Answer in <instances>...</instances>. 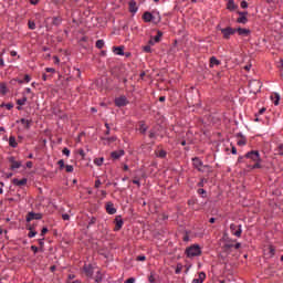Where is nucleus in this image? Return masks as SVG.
<instances>
[{"label": "nucleus", "mask_w": 283, "mask_h": 283, "mask_svg": "<svg viewBox=\"0 0 283 283\" xmlns=\"http://www.w3.org/2000/svg\"><path fill=\"white\" fill-rule=\"evenodd\" d=\"M8 163L11 164L10 169L11 171H14V169H21V161H17V157L10 156L7 158Z\"/></svg>", "instance_id": "5"}, {"label": "nucleus", "mask_w": 283, "mask_h": 283, "mask_svg": "<svg viewBox=\"0 0 283 283\" xmlns=\"http://www.w3.org/2000/svg\"><path fill=\"white\" fill-rule=\"evenodd\" d=\"M271 99L274 101V105H280V94L274 93L273 95H271Z\"/></svg>", "instance_id": "26"}, {"label": "nucleus", "mask_w": 283, "mask_h": 283, "mask_svg": "<svg viewBox=\"0 0 283 283\" xmlns=\"http://www.w3.org/2000/svg\"><path fill=\"white\" fill-rule=\"evenodd\" d=\"M44 240H45V238H43V237H42L41 239H39V240H38V242H39V244H40L41 249H43V247L45 245Z\"/></svg>", "instance_id": "54"}, {"label": "nucleus", "mask_w": 283, "mask_h": 283, "mask_svg": "<svg viewBox=\"0 0 283 283\" xmlns=\"http://www.w3.org/2000/svg\"><path fill=\"white\" fill-rule=\"evenodd\" d=\"M227 10H230V12H233V10H238V6L233 0H229L227 3Z\"/></svg>", "instance_id": "20"}, {"label": "nucleus", "mask_w": 283, "mask_h": 283, "mask_svg": "<svg viewBox=\"0 0 283 283\" xmlns=\"http://www.w3.org/2000/svg\"><path fill=\"white\" fill-rule=\"evenodd\" d=\"M20 123H21L22 125H24V129H30V125L32 124V120L25 119V118H21V119H20Z\"/></svg>", "instance_id": "24"}, {"label": "nucleus", "mask_w": 283, "mask_h": 283, "mask_svg": "<svg viewBox=\"0 0 283 283\" xmlns=\"http://www.w3.org/2000/svg\"><path fill=\"white\" fill-rule=\"evenodd\" d=\"M148 136H149V138H151V139L156 138V129H150Z\"/></svg>", "instance_id": "49"}, {"label": "nucleus", "mask_w": 283, "mask_h": 283, "mask_svg": "<svg viewBox=\"0 0 283 283\" xmlns=\"http://www.w3.org/2000/svg\"><path fill=\"white\" fill-rule=\"evenodd\" d=\"M62 154H64V156H70V150L67 148H64L62 150Z\"/></svg>", "instance_id": "63"}, {"label": "nucleus", "mask_w": 283, "mask_h": 283, "mask_svg": "<svg viewBox=\"0 0 283 283\" xmlns=\"http://www.w3.org/2000/svg\"><path fill=\"white\" fill-rule=\"evenodd\" d=\"M0 94H8V85L6 83H0Z\"/></svg>", "instance_id": "27"}, {"label": "nucleus", "mask_w": 283, "mask_h": 283, "mask_svg": "<svg viewBox=\"0 0 283 283\" xmlns=\"http://www.w3.org/2000/svg\"><path fill=\"white\" fill-rule=\"evenodd\" d=\"M269 255L270 258H273V255H275V248L273 245H269Z\"/></svg>", "instance_id": "39"}, {"label": "nucleus", "mask_w": 283, "mask_h": 283, "mask_svg": "<svg viewBox=\"0 0 283 283\" xmlns=\"http://www.w3.org/2000/svg\"><path fill=\"white\" fill-rule=\"evenodd\" d=\"M9 146L15 149V147H19V144L17 143V138L14 136L9 137Z\"/></svg>", "instance_id": "23"}, {"label": "nucleus", "mask_w": 283, "mask_h": 283, "mask_svg": "<svg viewBox=\"0 0 283 283\" xmlns=\"http://www.w3.org/2000/svg\"><path fill=\"white\" fill-rule=\"evenodd\" d=\"M230 231H231L232 235H235L237 238L242 237V226H238L235 223H232L230 226Z\"/></svg>", "instance_id": "6"}, {"label": "nucleus", "mask_w": 283, "mask_h": 283, "mask_svg": "<svg viewBox=\"0 0 283 283\" xmlns=\"http://www.w3.org/2000/svg\"><path fill=\"white\" fill-rule=\"evenodd\" d=\"M128 10L132 12V14H136L138 12V6L136 4L135 0H130L128 2Z\"/></svg>", "instance_id": "12"}, {"label": "nucleus", "mask_w": 283, "mask_h": 283, "mask_svg": "<svg viewBox=\"0 0 283 283\" xmlns=\"http://www.w3.org/2000/svg\"><path fill=\"white\" fill-rule=\"evenodd\" d=\"M114 223H115L114 231H120L123 229V224H125V221H123L122 216H116Z\"/></svg>", "instance_id": "9"}, {"label": "nucleus", "mask_w": 283, "mask_h": 283, "mask_svg": "<svg viewBox=\"0 0 283 283\" xmlns=\"http://www.w3.org/2000/svg\"><path fill=\"white\" fill-rule=\"evenodd\" d=\"M192 165L195 169H198V171H205L203 168H209V166H202V160H200L198 157L192 158Z\"/></svg>", "instance_id": "7"}, {"label": "nucleus", "mask_w": 283, "mask_h": 283, "mask_svg": "<svg viewBox=\"0 0 283 283\" xmlns=\"http://www.w3.org/2000/svg\"><path fill=\"white\" fill-rule=\"evenodd\" d=\"M104 160H105V158L101 157V158L94 159V163H95V165H97V167H101L103 165Z\"/></svg>", "instance_id": "38"}, {"label": "nucleus", "mask_w": 283, "mask_h": 283, "mask_svg": "<svg viewBox=\"0 0 283 283\" xmlns=\"http://www.w3.org/2000/svg\"><path fill=\"white\" fill-rule=\"evenodd\" d=\"M134 282H136V279L134 277H129L125 281V283H134Z\"/></svg>", "instance_id": "62"}, {"label": "nucleus", "mask_w": 283, "mask_h": 283, "mask_svg": "<svg viewBox=\"0 0 283 283\" xmlns=\"http://www.w3.org/2000/svg\"><path fill=\"white\" fill-rule=\"evenodd\" d=\"M0 107H6L7 109H12V108L14 107V104H12V103H8V104L2 103V104L0 105Z\"/></svg>", "instance_id": "40"}, {"label": "nucleus", "mask_w": 283, "mask_h": 283, "mask_svg": "<svg viewBox=\"0 0 283 283\" xmlns=\"http://www.w3.org/2000/svg\"><path fill=\"white\" fill-rule=\"evenodd\" d=\"M136 260H137V262H145V261L147 260V256H145V255H138V256L136 258Z\"/></svg>", "instance_id": "51"}, {"label": "nucleus", "mask_w": 283, "mask_h": 283, "mask_svg": "<svg viewBox=\"0 0 283 283\" xmlns=\"http://www.w3.org/2000/svg\"><path fill=\"white\" fill-rule=\"evenodd\" d=\"M32 220H43V214L31 211L27 214V222H32Z\"/></svg>", "instance_id": "8"}, {"label": "nucleus", "mask_w": 283, "mask_h": 283, "mask_svg": "<svg viewBox=\"0 0 283 283\" xmlns=\"http://www.w3.org/2000/svg\"><path fill=\"white\" fill-rule=\"evenodd\" d=\"M83 271L87 277H92L94 275V268L92 266V264H85Z\"/></svg>", "instance_id": "11"}, {"label": "nucleus", "mask_w": 283, "mask_h": 283, "mask_svg": "<svg viewBox=\"0 0 283 283\" xmlns=\"http://www.w3.org/2000/svg\"><path fill=\"white\" fill-rule=\"evenodd\" d=\"M65 169H66V172H67V174H72V171H74V166H72V165H66V166H65Z\"/></svg>", "instance_id": "46"}, {"label": "nucleus", "mask_w": 283, "mask_h": 283, "mask_svg": "<svg viewBox=\"0 0 283 283\" xmlns=\"http://www.w3.org/2000/svg\"><path fill=\"white\" fill-rule=\"evenodd\" d=\"M36 233V230H29L28 238H34Z\"/></svg>", "instance_id": "47"}, {"label": "nucleus", "mask_w": 283, "mask_h": 283, "mask_svg": "<svg viewBox=\"0 0 283 283\" xmlns=\"http://www.w3.org/2000/svg\"><path fill=\"white\" fill-rule=\"evenodd\" d=\"M95 222H96V217H92L88 221L86 229H90V227H92V224H94Z\"/></svg>", "instance_id": "45"}, {"label": "nucleus", "mask_w": 283, "mask_h": 283, "mask_svg": "<svg viewBox=\"0 0 283 283\" xmlns=\"http://www.w3.org/2000/svg\"><path fill=\"white\" fill-rule=\"evenodd\" d=\"M57 165H59V167H60L61 170L65 169V160L60 159V160L57 161Z\"/></svg>", "instance_id": "42"}, {"label": "nucleus", "mask_w": 283, "mask_h": 283, "mask_svg": "<svg viewBox=\"0 0 283 283\" xmlns=\"http://www.w3.org/2000/svg\"><path fill=\"white\" fill-rule=\"evenodd\" d=\"M231 249H233V244H231V243H226L222 247V250L224 251V253H229L231 251Z\"/></svg>", "instance_id": "30"}, {"label": "nucleus", "mask_w": 283, "mask_h": 283, "mask_svg": "<svg viewBox=\"0 0 283 283\" xmlns=\"http://www.w3.org/2000/svg\"><path fill=\"white\" fill-rule=\"evenodd\" d=\"M12 184L15 185V187H23V186L28 185V178H22L21 180L14 178L12 180Z\"/></svg>", "instance_id": "16"}, {"label": "nucleus", "mask_w": 283, "mask_h": 283, "mask_svg": "<svg viewBox=\"0 0 283 283\" xmlns=\"http://www.w3.org/2000/svg\"><path fill=\"white\" fill-rule=\"evenodd\" d=\"M63 23V18L62 17H53L52 25H55V28H59Z\"/></svg>", "instance_id": "22"}, {"label": "nucleus", "mask_w": 283, "mask_h": 283, "mask_svg": "<svg viewBox=\"0 0 283 283\" xmlns=\"http://www.w3.org/2000/svg\"><path fill=\"white\" fill-rule=\"evenodd\" d=\"M276 151H277V155H279V156H283V144H280V145L277 146Z\"/></svg>", "instance_id": "44"}, {"label": "nucleus", "mask_w": 283, "mask_h": 283, "mask_svg": "<svg viewBox=\"0 0 283 283\" xmlns=\"http://www.w3.org/2000/svg\"><path fill=\"white\" fill-rule=\"evenodd\" d=\"M128 104H129V102L127 101L126 96H119V97L115 98L116 107H125Z\"/></svg>", "instance_id": "10"}, {"label": "nucleus", "mask_w": 283, "mask_h": 283, "mask_svg": "<svg viewBox=\"0 0 283 283\" xmlns=\"http://www.w3.org/2000/svg\"><path fill=\"white\" fill-rule=\"evenodd\" d=\"M15 103H17V105L23 106V105H25V103H28V97L24 96V97H22L20 99H17Z\"/></svg>", "instance_id": "33"}, {"label": "nucleus", "mask_w": 283, "mask_h": 283, "mask_svg": "<svg viewBox=\"0 0 283 283\" xmlns=\"http://www.w3.org/2000/svg\"><path fill=\"white\" fill-rule=\"evenodd\" d=\"M220 60H217L216 56L210 57V67H213V65H220Z\"/></svg>", "instance_id": "29"}, {"label": "nucleus", "mask_w": 283, "mask_h": 283, "mask_svg": "<svg viewBox=\"0 0 283 283\" xmlns=\"http://www.w3.org/2000/svg\"><path fill=\"white\" fill-rule=\"evenodd\" d=\"M249 88L251 94H258L262 90V82L259 80H252L249 82Z\"/></svg>", "instance_id": "4"}, {"label": "nucleus", "mask_w": 283, "mask_h": 283, "mask_svg": "<svg viewBox=\"0 0 283 283\" xmlns=\"http://www.w3.org/2000/svg\"><path fill=\"white\" fill-rule=\"evenodd\" d=\"M124 154H125L124 149L115 150L111 153V158H113V160H118V158H120Z\"/></svg>", "instance_id": "15"}, {"label": "nucleus", "mask_w": 283, "mask_h": 283, "mask_svg": "<svg viewBox=\"0 0 283 283\" xmlns=\"http://www.w3.org/2000/svg\"><path fill=\"white\" fill-rule=\"evenodd\" d=\"M237 14H239V17H247L249 11H238Z\"/></svg>", "instance_id": "55"}, {"label": "nucleus", "mask_w": 283, "mask_h": 283, "mask_svg": "<svg viewBox=\"0 0 283 283\" xmlns=\"http://www.w3.org/2000/svg\"><path fill=\"white\" fill-rule=\"evenodd\" d=\"M94 282H95V283H101V282H103V274H101V271H97Z\"/></svg>", "instance_id": "34"}, {"label": "nucleus", "mask_w": 283, "mask_h": 283, "mask_svg": "<svg viewBox=\"0 0 283 283\" xmlns=\"http://www.w3.org/2000/svg\"><path fill=\"white\" fill-rule=\"evenodd\" d=\"M29 30H36V23L32 20L28 22Z\"/></svg>", "instance_id": "37"}, {"label": "nucleus", "mask_w": 283, "mask_h": 283, "mask_svg": "<svg viewBox=\"0 0 283 283\" xmlns=\"http://www.w3.org/2000/svg\"><path fill=\"white\" fill-rule=\"evenodd\" d=\"M148 282L158 283V274H156V272H150L148 276Z\"/></svg>", "instance_id": "21"}, {"label": "nucleus", "mask_w": 283, "mask_h": 283, "mask_svg": "<svg viewBox=\"0 0 283 283\" xmlns=\"http://www.w3.org/2000/svg\"><path fill=\"white\" fill-rule=\"evenodd\" d=\"M157 158H167V150H159L156 153Z\"/></svg>", "instance_id": "32"}, {"label": "nucleus", "mask_w": 283, "mask_h": 283, "mask_svg": "<svg viewBox=\"0 0 283 283\" xmlns=\"http://www.w3.org/2000/svg\"><path fill=\"white\" fill-rule=\"evenodd\" d=\"M237 23H242V25H247V23H249V18L244 17V15H240L237 19Z\"/></svg>", "instance_id": "25"}, {"label": "nucleus", "mask_w": 283, "mask_h": 283, "mask_svg": "<svg viewBox=\"0 0 283 283\" xmlns=\"http://www.w3.org/2000/svg\"><path fill=\"white\" fill-rule=\"evenodd\" d=\"M113 52L114 54H117V56H125V46L124 45L114 46Z\"/></svg>", "instance_id": "14"}, {"label": "nucleus", "mask_w": 283, "mask_h": 283, "mask_svg": "<svg viewBox=\"0 0 283 283\" xmlns=\"http://www.w3.org/2000/svg\"><path fill=\"white\" fill-rule=\"evenodd\" d=\"M198 193L199 196H202V198H206L207 197V190L202 189V188H199L198 189Z\"/></svg>", "instance_id": "43"}, {"label": "nucleus", "mask_w": 283, "mask_h": 283, "mask_svg": "<svg viewBox=\"0 0 283 283\" xmlns=\"http://www.w3.org/2000/svg\"><path fill=\"white\" fill-rule=\"evenodd\" d=\"M245 160H249L250 163H254L253 165L248 164V169H262V158L260 157V151L258 150H251L248 151L244 155Z\"/></svg>", "instance_id": "1"}, {"label": "nucleus", "mask_w": 283, "mask_h": 283, "mask_svg": "<svg viewBox=\"0 0 283 283\" xmlns=\"http://www.w3.org/2000/svg\"><path fill=\"white\" fill-rule=\"evenodd\" d=\"M144 52H146L147 54L151 53V46L150 45H145L143 46Z\"/></svg>", "instance_id": "50"}, {"label": "nucleus", "mask_w": 283, "mask_h": 283, "mask_svg": "<svg viewBox=\"0 0 283 283\" xmlns=\"http://www.w3.org/2000/svg\"><path fill=\"white\" fill-rule=\"evenodd\" d=\"M161 38H163V31H157V35L154 38L155 43H160Z\"/></svg>", "instance_id": "36"}, {"label": "nucleus", "mask_w": 283, "mask_h": 283, "mask_svg": "<svg viewBox=\"0 0 283 283\" xmlns=\"http://www.w3.org/2000/svg\"><path fill=\"white\" fill-rule=\"evenodd\" d=\"M48 231H49V230H48L46 227L42 228L41 233H40L41 238H44V237H45V233H48Z\"/></svg>", "instance_id": "52"}, {"label": "nucleus", "mask_w": 283, "mask_h": 283, "mask_svg": "<svg viewBox=\"0 0 283 283\" xmlns=\"http://www.w3.org/2000/svg\"><path fill=\"white\" fill-rule=\"evenodd\" d=\"M45 72H51L52 74H54L56 72V70L52 69V67H46Z\"/></svg>", "instance_id": "61"}, {"label": "nucleus", "mask_w": 283, "mask_h": 283, "mask_svg": "<svg viewBox=\"0 0 283 283\" xmlns=\"http://www.w3.org/2000/svg\"><path fill=\"white\" fill-rule=\"evenodd\" d=\"M237 145H239L240 147L247 145V137H243V138L239 139Z\"/></svg>", "instance_id": "41"}, {"label": "nucleus", "mask_w": 283, "mask_h": 283, "mask_svg": "<svg viewBox=\"0 0 283 283\" xmlns=\"http://www.w3.org/2000/svg\"><path fill=\"white\" fill-rule=\"evenodd\" d=\"M217 30H220L221 34L223 35V39L226 41H229V39H231V36H233V34H235V29L231 28V27H227V28H220V24L217 25Z\"/></svg>", "instance_id": "3"}, {"label": "nucleus", "mask_w": 283, "mask_h": 283, "mask_svg": "<svg viewBox=\"0 0 283 283\" xmlns=\"http://www.w3.org/2000/svg\"><path fill=\"white\" fill-rule=\"evenodd\" d=\"M102 140H105L107 145H112V143H116L117 137L116 136L106 137V138H102Z\"/></svg>", "instance_id": "28"}, {"label": "nucleus", "mask_w": 283, "mask_h": 283, "mask_svg": "<svg viewBox=\"0 0 283 283\" xmlns=\"http://www.w3.org/2000/svg\"><path fill=\"white\" fill-rule=\"evenodd\" d=\"M207 279V274L205 272H200L198 279H193L192 283H202Z\"/></svg>", "instance_id": "18"}, {"label": "nucleus", "mask_w": 283, "mask_h": 283, "mask_svg": "<svg viewBox=\"0 0 283 283\" xmlns=\"http://www.w3.org/2000/svg\"><path fill=\"white\" fill-rule=\"evenodd\" d=\"M147 125H145V123H142L140 126H139V132L140 134H147Z\"/></svg>", "instance_id": "35"}, {"label": "nucleus", "mask_w": 283, "mask_h": 283, "mask_svg": "<svg viewBox=\"0 0 283 283\" xmlns=\"http://www.w3.org/2000/svg\"><path fill=\"white\" fill-rule=\"evenodd\" d=\"M185 253L187 258H198V255H202V250L199 244H192L186 249Z\"/></svg>", "instance_id": "2"}, {"label": "nucleus", "mask_w": 283, "mask_h": 283, "mask_svg": "<svg viewBox=\"0 0 283 283\" xmlns=\"http://www.w3.org/2000/svg\"><path fill=\"white\" fill-rule=\"evenodd\" d=\"M182 272V265L177 264V268L175 270L176 275L180 274Z\"/></svg>", "instance_id": "48"}, {"label": "nucleus", "mask_w": 283, "mask_h": 283, "mask_svg": "<svg viewBox=\"0 0 283 283\" xmlns=\"http://www.w3.org/2000/svg\"><path fill=\"white\" fill-rule=\"evenodd\" d=\"M62 219L63 220H70V214H67V213L62 214Z\"/></svg>", "instance_id": "64"}, {"label": "nucleus", "mask_w": 283, "mask_h": 283, "mask_svg": "<svg viewBox=\"0 0 283 283\" xmlns=\"http://www.w3.org/2000/svg\"><path fill=\"white\" fill-rule=\"evenodd\" d=\"M30 81H32V77H30V75H24V82L25 83H30Z\"/></svg>", "instance_id": "59"}, {"label": "nucleus", "mask_w": 283, "mask_h": 283, "mask_svg": "<svg viewBox=\"0 0 283 283\" xmlns=\"http://www.w3.org/2000/svg\"><path fill=\"white\" fill-rule=\"evenodd\" d=\"M143 19H144L145 23H150V21L154 19V14H151V12H149V11H146L143 14Z\"/></svg>", "instance_id": "19"}, {"label": "nucleus", "mask_w": 283, "mask_h": 283, "mask_svg": "<svg viewBox=\"0 0 283 283\" xmlns=\"http://www.w3.org/2000/svg\"><path fill=\"white\" fill-rule=\"evenodd\" d=\"M31 251H33L34 254L39 253V248L36 245H31Z\"/></svg>", "instance_id": "56"}, {"label": "nucleus", "mask_w": 283, "mask_h": 283, "mask_svg": "<svg viewBox=\"0 0 283 283\" xmlns=\"http://www.w3.org/2000/svg\"><path fill=\"white\" fill-rule=\"evenodd\" d=\"M241 8L245 10V8H249V2L247 0L241 1Z\"/></svg>", "instance_id": "53"}, {"label": "nucleus", "mask_w": 283, "mask_h": 283, "mask_svg": "<svg viewBox=\"0 0 283 283\" xmlns=\"http://www.w3.org/2000/svg\"><path fill=\"white\" fill-rule=\"evenodd\" d=\"M205 182H207V179H201L200 182H198V187H205Z\"/></svg>", "instance_id": "60"}, {"label": "nucleus", "mask_w": 283, "mask_h": 283, "mask_svg": "<svg viewBox=\"0 0 283 283\" xmlns=\"http://www.w3.org/2000/svg\"><path fill=\"white\" fill-rule=\"evenodd\" d=\"M234 31L239 34V36H249L251 34V30L249 29H243V28H237Z\"/></svg>", "instance_id": "13"}, {"label": "nucleus", "mask_w": 283, "mask_h": 283, "mask_svg": "<svg viewBox=\"0 0 283 283\" xmlns=\"http://www.w3.org/2000/svg\"><path fill=\"white\" fill-rule=\"evenodd\" d=\"M28 231H35L34 224H27Z\"/></svg>", "instance_id": "58"}, {"label": "nucleus", "mask_w": 283, "mask_h": 283, "mask_svg": "<svg viewBox=\"0 0 283 283\" xmlns=\"http://www.w3.org/2000/svg\"><path fill=\"white\" fill-rule=\"evenodd\" d=\"M106 212L109 216H114V213H116V209L114 208V203L112 201L106 203Z\"/></svg>", "instance_id": "17"}, {"label": "nucleus", "mask_w": 283, "mask_h": 283, "mask_svg": "<svg viewBox=\"0 0 283 283\" xmlns=\"http://www.w3.org/2000/svg\"><path fill=\"white\" fill-rule=\"evenodd\" d=\"M95 48H97V50H103V48H105V41L97 40L95 43Z\"/></svg>", "instance_id": "31"}, {"label": "nucleus", "mask_w": 283, "mask_h": 283, "mask_svg": "<svg viewBox=\"0 0 283 283\" xmlns=\"http://www.w3.org/2000/svg\"><path fill=\"white\" fill-rule=\"evenodd\" d=\"M238 163H247V157L240 156V157L238 158Z\"/></svg>", "instance_id": "57"}]
</instances>
